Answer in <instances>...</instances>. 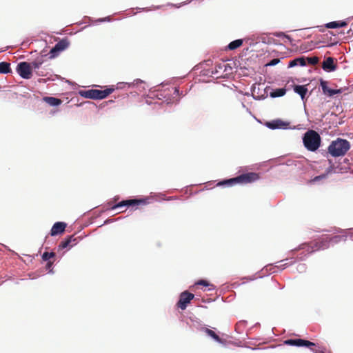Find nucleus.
I'll return each mask as SVG.
<instances>
[{"label":"nucleus","mask_w":353,"mask_h":353,"mask_svg":"<svg viewBox=\"0 0 353 353\" xmlns=\"http://www.w3.org/2000/svg\"><path fill=\"white\" fill-rule=\"evenodd\" d=\"M350 148V143L347 140L338 138L329 145L328 152L332 157H341L344 156Z\"/></svg>","instance_id":"f03ea898"},{"label":"nucleus","mask_w":353,"mask_h":353,"mask_svg":"<svg viewBox=\"0 0 353 353\" xmlns=\"http://www.w3.org/2000/svg\"><path fill=\"white\" fill-rule=\"evenodd\" d=\"M279 61H280V60L279 59H274L271 60L270 62L269 63H268L267 65H275Z\"/></svg>","instance_id":"c85d7f7f"},{"label":"nucleus","mask_w":353,"mask_h":353,"mask_svg":"<svg viewBox=\"0 0 353 353\" xmlns=\"http://www.w3.org/2000/svg\"><path fill=\"white\" fill-rule=\"evenodd\" d=\"M43 63V57L37 58L34 61L29 63L31 64V70L32 69H39Z\"/></svg>","instance_id":"412c9836"},{"label":"nucleus","mask_w":353,"mask_h":353,"mask_svg":"<svg viewBox=\"0 0 353 353\" xmlns=\"http://www.w3.org/2000/svg\"><path fill=\"white\" fill-rule=\"evenodd\" d=\"M329 246L330 240L328 239V236H323L312 243V251H314L319 250H325L327 249Z\"/></svg>","instance_id":"1a4fd4ad"},{"label":"nucleus","mask_w":353,"mask_h":353,"mask_svg":"<svg viewBox=\"0 0 353 353\" xmlns=\"http://www.w3.org/2000/svg\"><path fill=\"white\" fill-rule=\"evenodd\" d=\"M321 86L323 90V92L328 96L332 97L336 94H339L342 92V89H331L327 86V82L323 80L321 81Z\"/></svg>","instance_id":"ddd939ff"},{"label":"nucleus","mask_w":353,"mask_h":353,"mask_svg":"<svg viewBox=\"0 0 353 353\" xmlns=\"http://www.w3.org/2000/svg\"><path fill=\"white\" fill-rule=\"evenodd\" d=\"M245 323V322H244V321H240V322H239V323L236 324V328H237V327H239V326H241V325H244Z\"/></svg>","instance_id":"2f4dec72"},{"label":"nucleus","mask_w":353,"mask_h":353,"mask_svg":"<svg viewBox=\"0 0 353 353\" xmlns=\"http://www.w3.org/2000/svg\"><path fill=\"white\" fill-rule=\"evenodd\" d=\"M194 298V295L188 291H185L180 294L179 300L176 303L178 307L184 310L188 303Z\"/></svg>","instance_id":"0eeeda50"},{"label":"nucleus","mask_w":353,"mask_h":353,"mask_svg":"<svg viewBox=\"0 0 353 353\" xmlns=\"http://www.w3.org/2000/svg\"><path fill=\"white\" fill-rule=\"evenodd\" d=\"M328 239L330 240V243H338L339 242H340L342 240L345 241L346 240V236L336 235V236H332V237H329L328 236Z\"/></svg>","instance_id":"393cba45"},{"label":"nucleus","mask_w":353,"mask_h":353,"mask_svg":"<svg viewBox=\"0 0 353 353\" xmlns=\"http://www.w3.org/2000/svg\"><path fill=\"white\" fill-rule=\"evenodd\" d=\"M347 25V23L345 21H332L326 24V28H336L344 27Z\"/></svg>","instance_id":"aec40b11"},{"label":"nucleus","mask_w":353,"mask_h":353,"mask_svg":"<svg viewBox=\"0 0 353 353\" xmlns=\"http://www.w3.org/2000/svg\"><path fill=\"white\" fill-rule=\"evenodd\" d=\"M307 61V62L311 65H316L319 63V58L317 57H307L305 61Z\"/></svg>","instance_id":"bb28decb"},{"label":"nucleus","mask_w":353,"mask_h":353,"mask_svg":"<svg viewBox=\"0 0 353 353\" xmlns=\"http://www.w3.org/2000/svg\"><path fill=\"white\" fill-rule=\"evenodd\" d=\"M284 344L298 347L305 346L308 347L315 345L314 343L301 339H288L284 341Z\"/></svg>","instance_id":"9d476101"},{"label":"nucleus","mask_w":353,"mask_h":353,"mask_svg":"<svg viewBox=\"0 0 353 353\" xmlns=\"http://www.w3.org/2000/svg\"><path fill=\"white\" fill-rule=\"evenodd\" d=\"M204 332L208 335L209 336L212 337L214 341L219 343H223V340L221 339L218 334H216L213 330L209 329V328H203Z\"/></svg>","instance_id":"f3484780"},{"label":"nucleus","mask_w":353,"mask_h":353,"mask_svg":"<svg viewBox=\"0 0 353 353\" xmlns=\"http://www.w3.org/2000/svg\"><path fill=\"white\" fill-rule=\"evenodd\" d=\"M323 177H324V176H316L315 180H318V179H321Z\"/></svg>","instance_id":"473e14b6"},{"label":"nucleus","mask_w":353,"mask_h":353,"mask_svg":"<svg viewBox=\"0 0 353 353\" xmlns=\"http://www.w3.org/2000/svg\"><path fill=\"white\" fill-rule=\"evenodd\" d=\"M11 72L10 64L7 62L0 63V73L8 74Z\"/></svg>","instance_id":"5701e85b"},{"label":"nucleus","mask_w":353,"mask_h":353,"mask_svg":"<svg viewBox=\"0 0 353 353\" xmlns=\"http://www.w3.org/2000/svg\"><path fill=\"white\" fill-rule=\"evenodd\" d=\"M16 70L25 79H29L32 77L31 64L28 62L19 63L17 66Z\"/></svg>","instance_id":"423d86ee"},{"label":"nucleus","mask_w":353,"mask_h":353,"mask_svg":"<svg viewBox=\"0 0 353 353\" xmlns=\"http://www.w3.org/2000/svg\"><path fill=\"white\" fill-rule=\"evenodd\" d=\"M78 243V239L75 238L74 235L70 236L62 241L59 245V249L62 250L65 248H70Z\"/></svg>","instance_id":"f8f14e48"},{"label":"nucleus","mask_w":353,"mask_h":353,"mask_svg":"<svg viewBox=\"0 0 353 353\" xmlns=\"http://www.w3.org/2000/svg\"><path fill=\"white\" fill-rule=\"evenodd\" d=\"M146 203V201L145 199H128L123 200L117 204L111 206L112 210H114L121 207H130V206H135L139 205H145Z\"/></svg>","instance_id":"6e6552de"},{"label":"nucleus","mask_w":353,"mask_h":353,"mask_svg":"<svg viewBox=\"0 0 353 353\" xmlns=\"http://www.w3.org/2000/svg\"><path fill=\"white\" fill-rule=\"evenodd\" d=\"M174 92H179V90L177 88H174Z\"/></svg>","instance_id":"c9c22d12"},{"label":"nucleus","mask_w":353,"mask_h":353,"mask_svg":"<svg viewBox=\"0 0 353 353\" xmlns=\"http://www.w3.org/2000/svg\"><path fill=\"white\" fill-rule=\"evenodd\" d=\"M310 349L314 353H325V350L324 349H321V348L313 349V348H311V347H310Z\"/></svg>","instance_id":"c756f323"},{"label":"nucleus","mask_w":353,"mask_h":353,"mask_svg":"<svg viewBox=\"0 0 353 353\" xmlns=\"http://www.w3.org/2000/svg\"><path fill=\"white\" fill-rule=\"evenodd\" d=\"M285 93L286 90L285 88H279L270 92V97L272 98L283 97Z\"/></svg>","instance_id":"b1692460"},{"label":"nucleus","mask_w":353,"mask_h":353,"mask_svg":"<svg viewBox=\"0 0 353 353\" xmlns=\"http://www.w3.org/2000/svg\"><path fill=\"white\" fill-rule=\"evenodd\" d=\"M196 285H203L204 287H209L212 286V285H210L207 281L205 280H200L197 283H196Z\"/></svg>","instance_id":"cd10ccee"},{"label":"nucleus","mask_w":353,"mask_h":353,"mask_svg":"<svg viewBox=\"0 0 353 353\" xmlns=\"http://www.w3.org/2000/svg\"><path fill=\"white\" fill-rule=\"evenodd\" d=\"M336 64L334 63V59L327 57L322 63V68L326 71H334L336 69Z\"/></svg>","instance_id":"2eb2a0df"},{"label":"nucleus","mask_w":353,"mask_h":353,"mask_svg":"<svg viewBox=\"0 0 353 353\" xmlns=\"http://www.w3.org/2000/svg\"><path fill=\"white\" fill-rule=\"evenodd\" d=\"M243 44V40L242 39H236L234 40L229 43L228 46V48L230 50H234L240 46H241Z\"/></svg>","instance_id":"4be33fe9"},{"label":"nucleus","mask_w":353,"mask_h":353,"mask_svg":"<svg viewBox=\"0 0 353 353\" xmlns=\"http://www.w3.org/2000/svg\"><path fill=\"white\" fill-rule=\"evenodd\" d=\"M52 264H53V261H48V263H46V268L50 271Z\"/></svg>","instance_id":"7c9ffc66"},{"label":"nucleus","mask_w":353,"mask_h":353,"mask_svg":"<svg viewBox=\"0 0 353 353\" xmlns=\"http://www.w3.org/2000/svg\"><path fill=\"white\" fill-rule=\"evenodd\" d=\"M55 257V253L53 252H46L42 254V259L45 261H49L50 259Z\"/></svg>","instance_id":"a878e982"},{"label":"nucleus","mask_w":353,"mask_h":353,"mask_svg":"<svg viewBox=\"0 0 353 353\" xmlns=\"http://www.w3.org/2000/svg\"><path fill=\"white\" fill-rule=\"evenodd\" d=\"M294 91L301 96L303 101L305 99V95L307 93V89L305 85H294Z\"/></svg>","instance_id":"dca6fc26"},{"label":"nucleus","mask_w":353,"mask_h":353,"mask_svg":"<svg viewBox=\"0 0 353 353\" xmlns=\"http://www.w3.org/2000/svg\"><path fill=\"white\" fill-rule=\"evenodd\" d=\"M298 65H299L301 66H304L306 65V61H305V57H299V58L294 59L290 61L288 65H289V67H294V66H296Z\"/></svg>","instance_id":"6ab92c4d"},{"label":"nucleus","mask_w":353,"mask_h":353,"mask_svg":"<svg viewBox=\"0 0 353 353\" xmlns=\"http://www.w3.org/2000/svg\"><path fill=\"white\" fill-rule=\"evenodd\" d=\"M136 82H137V83H143V81L141 80H140V79L136 80Z\"/></svg>","instance_id":"f704fd0d"},{"label":"nucleus","mask_w":353,"mask_h":353,"mask_svg":"<svg viewBox=\"0 0 353 353\" xmlns=\"http://www.w3.org/2000/svg\"><path fill=\"white\" fill-rule=\"evenodd\" d=\"M43 101L51 106H57L62 103L61 99L52 97H46L43 98Z\"/></svg>","instance_id":"a211bd4d"},{"label":"nucleus","mask_w":353,"mask_h":353,"mask_svg":"<svg viewBox=\"0 0 353 353\" xmlns=\"http://www.w3.org/2000/svg\"><path fill=\"white\" fill-rule=\"evenodd\" d=\"M67 226V224L64 222H57L55 223L50 230L51 236H56L62 234Z\"/></svg>","instance_id":"4468645a"},{"label":"nucleus","mask_w":353,"mask_h":353,"mask_svg":"<svg viewBox=\"0 0 353 353\" xmlns=\"http://www.w3.org/2000/svg\"><path fill=\"white\" fill-rule=\"evenodd\" d=\"M114 91V88H106L103 90L91 89L87 90H80L79 94L80 96L85 98L94 100H100L106 98L108 95Z\"/></svg>","instance_id":"20e7f679"},{"label":"nucleus","mask_w":353,"mask_h":353,"mask_svg":"<svg viewBox=\"0 0 353 353\" xmlns=\"http://www.w3.org/2000/svg\"><path fill=\"white\" fill-rule=\"evenodd\" d=\"M259 179V175L255 172H248L245 174H241L236 177L232 178L230 179H226L222 181H220L217 183L218 186L221 185H230L232 186L236 183H242L246 184L252 183Z\"/></svg>","instance_id":"f257e3e1"},{"label":"nucleus","mask_w":353,"mask_h":353,"mask_svg":"<svg viewBox=\"0 0 353 353\" xmlns=\"http://www.w3.org/2000/svg\"><path fill=\"white\" fill-rule=\"evenodd\" d=\"M305 147L310 151L314 152L320 146L321 137L319 134L314 130L307 131L303 139Z\"/></svg>","instance_id":"7ed1b4c3"},{"label":"nucleus","mask_w":353,"mask_h":353,"mask_svg":"<svg viewBox=\"0 0 353 353\" xmlns=\"http://www.w3.org/2000/svg\"><path fill=\"white\" fill-rule=\"evenodd\" d=\"M70 46L68 39H63L57 42L50 51V58L56 57L61 52L67 49Z\"/></svg>","instance_id":"39448f33"},{"label":"nucleus","mask_w":353,"mask_h":353,"mask_svg":"<svg viewBox=\"0 0 353 353\" xmlns=\"http://www.w3.org/2000/svg\"><path fill=\"white\" fill-rule=\"evenodd\" d=\"M288 125V122L283 121L281 119L272 120L266 123V126L272 130L285 129Z\"/></svg>","instance_id":"9b49d317"},{"label":"nucleus","mask_w":353,"mask_h":353,"mask_svg":"<svg viewBox=\"0 0 353 353\" xmlns=\"http://www.w3.org/2000/svg\"><path fill=\"white\" fill-rule=\"evenodd\" d=\"M286 265H287L286 263H285V264H283V265H281V268L282 269H284V268H285Z\"/></svg>","instance_id":"72a5a7b5"}]
</instances>
